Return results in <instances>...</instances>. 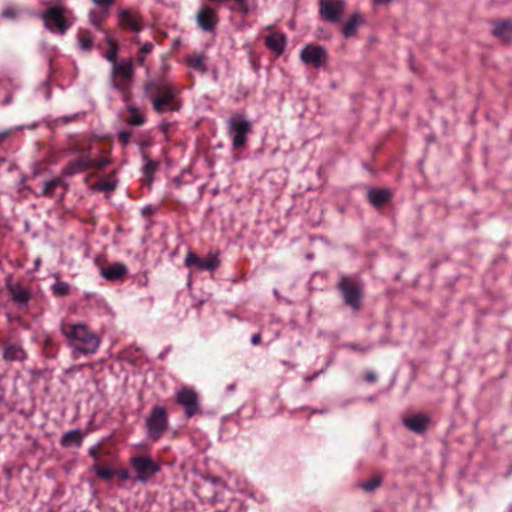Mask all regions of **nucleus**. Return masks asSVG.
I'll return each instance as SVG.
<instances>
[{"instance_id":"29","label":"nucleus","mask_w":512,"mask_h":512,"mask_svg":"<svg viewBox=\"0 0 512 512\" xmlns=\"http://www.w3.org/2000/svg\"><path fill=\"white\" fill-rule=\"evenodd\" d=\"M116 187V181L114 179H107L97 183L96 188L103 191H112Z\"/></svg>"},{"instance_id":"17","label":"nucleus","mask_w":512,"mask_h":512,"mask_svg":"<svg viewBox=\"0 0 512 512\" xmlns=\"http://www.w3.org/2000/svg\"><path fill=\"white\" fill-rule=\"evenodd\" d=\"M3 357L7 361H21L26 355L21 346L17 344H7L4 347Z\"/></svg>"},{"instance_id":"14","label":"nucleus","mask_w":512,"mask_h":512,"mask_svg":"<svg viewBox=\"0 0 512 512\" xmlns=\"http://www.w3.org/2000/svg\"><path fill=\"white\" fill-rule=\"evenodd\" d=\"M127 272L128 269L123 263H113L100 269V275L108 281L121 280Z\"/></svg>"},{"instance_id":"11","label":"nucleus","mask_w":512,"mask_h":512,"mask_svg":"<svg viewBox=\"0 0 512 512\" xmlns=\"http://www.w3.org/2000/svg\"><path fill=\"white\" fill-rule=\"evenodd\" d=\"M118 14L119 24L122 28L130 29L133 32H140L145 27L141 16L135 11L123 9Z\"/></svg>"},{"instance_id":"30","label":"nucleus","mask_w":512,"mask_h":512,"mask_svg":"<svg viewBox=\"0 0 512 512\" xmlns=\"http://www.w3.org/2000/svg\"><path fill=\"white\" fill-rule=\"evenodd\" d=\"M130 123L133 125H142L144 123V117L135 108H131Z\"/></svg>"},{"instance_id":"7","label":"nucleus","mask_w":512,"mask_h":512,"mask_svg":"<svg viewBox=\"0 0 512 512\" xmlns=\"http://www.w3.org/2000/svg\"><path fill=\"white\" fill-rule=\"evenodd\" d=\"M339 288L343 294L346 305L358 311L362 304L361 288L349 278H343L339 283Z\"/></svg>"},{"instance_id":"41","label":"nucleus","mask_w":512,"mask_h":512,"mask_svg":"<svg viewBox=\"0 0 512 512\" xmlns=\"http://www.w3.org/2000/svg\"><path fill=\"white\" fill-rule=\"evenodd\" d=\"M90 18H91V22L94 24V25H100L101 23V18H98L96 16H94L93 14L90 15Z\"/></svg>"},{"instance_id":"4","label":"nucleus","mask_w":512,"mask_h":512,"mask_svg":"<svg viewBox=\"0 0 512 512\" xmlns=\"http://www.w3.org/2000/svg\"><path fill=\"white\" fill-rule=\"evenodd\" d=\"M167 426L168 418L166 409L161 406L154 407L146 419V427L149 437L153 441L158 440L167 429Z\"/></svg>"},{"instance_id":"19","label":"nucleus","mask_w":512,"mask_h":512,"mask_svg":"<svg viewBox=\"0 0 512 512\" xmlns=\"http://www.w3.org/2000/svg\"><path fill=\"white\" fill-rule=\"evenodd\" d=\"M493 34L502 41H509L512 39V22L504 21L496 23L493 29Z\"/></svg>"},{"instance_id":"9","label":"nucleus","mask_w":512,"mask_h":512,"mask_svg":"<svg viewBox=\"0 0 512 512\" xmlns=\"http://www.w3.org/2000/svg\"><path fill=\"white\" fill-rule=\"evenodd\" d=\"M344 0H320L321 16L330 21L337 22L345 9Z\"/></svg>"},{"instance_id":"2","label":"nucleus","mask_w":512,"mask_h":512,"mask_svg":"<svg viewBox=\"0 0 512 512\" xmlns=\"http://www.w3.org/2000/svg\"><path fill=\"white\" fill-rule=\"evenodd\" d=\"M130 464L136 473V480L147 483L160 471L159 465L150 455H138L130 459Z\"/></svg>"},{"instance_id":"10","label":"nucleus","mask_w":512,"mask_h":512,"mask_svg":"<svg viewBox=\"0 0 512 512\" xmlns=\"http://www.w3.org/2000/svg\"><path fill=\"white\" fill-rule=\"evenodd\" d=\"M300 58L305 64L320 67L326 62V51L321 46L307 45L302 49Z\"/></svg>"},{"instance_id":"13","label":"nucleus","mask_w":512,"mask_h":512,"mask_svg":"<svg viewBox=\"0 0 512 512\" xmlns=\"http://www.w3.org/2000/svg\"><path fill=\"white\" fill-rule=\"evenodd\" d=\"M403 423L412 432L421 434L427 429L430 418L426 414H415L404 418Z\"/></svg>"},{"instance_id":"43","label":"nucleus","mask_w":512,"mask_h":512,"mask_svg":"<svg viewBox=\"0 0 512 512\" xmlns=\"http://www.w3.org/2000/svg\"><path fill=\"white\" fill-rule=\"evenodd\" d=\"M120 136L123 139L124 143H127L129 135L127 133H121Z\"/></svg>"},{"instance_id":"27","label":"nucleus","mask_w":512,"mask_h":512,"mask_svg":"<svg viewBox=\"0 0 512 512\" xmlns=\"http://www.w3.org/2000/svg\"><path fill=\"white\" fill-rule=\"evenodd\" d=\"M115 73L124 79H128L132 76L133 68L130 63H120L115 66Z\"/></svg>"},{"instance_id":"20","label":"nucleus","mask_w":512,"mask_h":512,"mask_svg":"<svg viewBox=\"0 0 512 512\" xmlns=\"http://www.w3.org/2000/svg\"><path fill=\"white\" fill-rule=\"evenodd\" d=\"M362 22V17L359 14H354L342 29L344 37L351 38L355 36L357 28L360 26Z\"/></svg>"},{"instance_id":"35","label":"nucleus","mask_w":512,"mask_h":512,"mask_svg":"<svg viewBox=\"0 0 512 512\" xmlns=\"http://www.w3.org/2000/svg\"><path fill=\"white\" fill-rule=\"evenodd\" d=\"M79 44L83 50H88L92 45V41H91V39H89L87 37H81L79 39Z\"/></svg>"},{"instance_id":"18","label":"nucleus","mask_w":512,"mask_h":512,"mask_svg":"<svg viewBox=\"0 0 512 512\" xmlns=\"http://www.w3.org/2000/svg\"><path fill=\"white\" fill-rule=\"evenodd\" d=\"M83 441V434L80 430L74 429L66 432L60 440V443L64 447H70V446H81Z\"/></svg>"},{"instance_id":"6","label":"nucleus","mask_w":512,"mask_h":512,"mask_svg":"<svg viewBox=\"0 0 512 512\" xmlns=\"http://www.w3.org/2000/svg\"><path fill=\"white\" fill-rule=\"evenodd\" d=\"M42 17L46 28L53 32L63 34L68 28L64 8L61 6H53L49 8Z\"/></svg>"},{"instance_id":"40","label":"nucleus","mask_w":512,"mask_h":512,"mask_svg":"<svg viewBox=\"0 0 512 512\" xmlns=\"http://www.w3.org/2000/svg\"><path fill=\"white\" fill-rule=\"evenodd\" d=\"M260 341H261V337H260V335H259V334H255V335H253V336H252V338H251V343H252L253 345H257V344H259V343H260Z\"/></svg>"},{"instance_id":"15","label":"nucleus","mask_w":512,"mask_h":512,"mask_svg":"<svg viewBox=\"0 0 512 512\" xmlns=\"http://www.w3.org/2000/svg\"><path fill=\"white\" fill-rule=\"evenodd\" d=\"M197 22L199 26L205 31L213 29L217 23L216 12L208 6L202 7L197 14Z\"/></svg>"},{"instance_id":"36","label":"nucleus","mask_w":512,"mask_h":512,"mask_svg":"<svg viewBox=\"0 0 512 512\" xmlns=\"http://www.w3.org/2000/svg\"><path fill=\"white\" fill-rule=\"evenodd\" d=\"M96 5L108 7L113 3V0H93Z\"/></svg>"},{"instance_id":"22","label":"nucleus","mask_w":512,"mask_h":512,"mask_svg":"<svg viewBox=\"0 0 512 512\" xmlns=\"http://www.w3.org/2000/svg\"><path fill=\"white\" fill-rule=\"evenodd\" d=\"M145 164L143 166L144 181L150 185L152 183L153 175L158 167V163L149 159L146 155L143 156Z\"/></svg>"},{"instance_id":"23","label":"nucleus","mask_w":512,"mask_h":512,"mask_svg":"<svg viewBox=\"0 0 512 512\" xmlns=\"http://www.w3.org/2000/svg\"><path fill=\"white\" fill-rule=\"evenodd\" d=\"M9 290L14 301L25 304L29 300L30 295L26 289L18 285H12L9 287Z\"/></svg>"},{"instance_id":"5","label":"nucleus","mask_w":512,"mask_h":512,"mask_svg":"<svg viewBox=\"0 0 512 512\" xmlns=\"http://www.w3.org/2000/svg\"><path fill=\"white\" fill-rule=\"evenodd\" d=\"M251 130V124L242 116L231 117L228 120V132L232 137V144L235 148L245 145L247 134Z\"/></svg>"},{"instance_id":"32","label":"nucleus","mask_w":512,"mask_h":512,"mask_svg":"<svg viewBox=\"0 0 512 512\" xmlns=\"http://www.w3.org/2000/svg\"><path fill=\"white\" fill-rule=\"evenodd\" d=\"M198 262H199V258L198 256L193 253V252H189L185 258V265L190 267V266H193L195 265L196 267L198 266Z\"/></svg>"},{"instance_id":"1","label":"nucleus","mask_w":512,"mask_h":512,"mask_svg":"<svg viewBox=\"0 0 512 512\" xmlns=\"http://www.w3.org/2000/svg\"><path fill=\"white\" fill-rule=\"evenodd\" d=\"M61 332L67 338L74 358L81 354H94L100 346L99 337L85 324L63 322Z\"/></svg>"},{"instance_id":"16","label":"nucleus","mask_w":512,"mask_h":512,"mask_svg":"<svg viewBox=\"0 0 512 512\" xmlns=\"http://www.w3.org/2000/svg\"><path fill=\"white\" fill-rule=\"evenodd\" d=\"M265 42L270 50L277 54H281L285 48L286 37L282 33H273L266 37Z\"/></svg>"},{"instance_id":"12","label":"nucleus","mask_w":512,"mask_h":512,"mask_svg":"<svg viewBox=\"0 0 512 512\" xmlns=\"http://www.w3.org/2000/svg\"><path fill=\"white\" fill-rule=\"evenodd\" d=\"M106 165L105 161L102 160H91L88 158H83L74 162H71L66 166L64 173L68 176H72L76 173L84 171L89 168H100Z\"/></svg>"},{"instance_id":"8","label":"nucleus","mask_w":512,"mask_h":512,"mask_svg":"<svg viewBox=\"0 0 512 512\" xmlns=\"http://www.w3.org/2000/svg\"><path fill=\"white\" fill-rule=\"evenodd\" d=\"M176 401L184 407L187 417H192L199 411L198 395L191 388L183 387L177 390Z\"/></svg>"},{"instance_id":"37","label":"nucleus","mask_w":512,"mask_h":512,"mask_svg":"<svg viewBox=\"0 0 512 512\" xmlns=\"http://www.w3.org/2000/svg\"><path fill=\"white\" fill-rule=\"evenodd\" d=\"M141 52L144 54L149 53L152 50V44L151 43H145L141 46Z\"/></svg>"},{"instance_id":"28","label":"nucleus","mask_w":512,"mask_h":512,"mask_svg":"<svg viewBox=\"0 0 512 512\" xmlns=\"http://www.w3.org/2000/svg\"><path fill=\"white\" fill-rule=\"evenodd\" d=\"M93 470L98 477L105 480H109L116 475V472L111 467H101L99 465H94Z\"/></svg>"},{"instance_id":"44","label":"nucleus","mask_w":512,"mask_h":512,"mask_svg":"<svg viewBox=\"0 0 512 512\" xmlns=\"http://www.w3.org/2000/svg\"><path fill=\"white\" fill-rule=\"evenodd\" d=\"M6 136H7V133H6V132H5V133H2V134H0V139L5 138Z\"/></svg>"},{"instance_id":"26","label":"nucleus","mask_w":512,"mask_h":512,"mask_svg":"<svg viewBox=\"0 0 512 512\" xmlns=\"http://www.w3.org/2000/svg\"><path fill=\"white\" fill-rule=\"evenodd\" d=\"M62 184V180L60 178H54L49 180L43 184L41 194L43 196H53L55 193V189Z\"/></svg>"},{"instance_id":"25","label":"nucleus","mask_w":512,"mask_h":512,"mask_svg":"<svg viewBox=\"0 0 512 512\" xmlns=\"http://www.w3.org/2000/svg\"><path fill=\"white\" fill-rule=\"evenodd\" d=\"M219 266V260L216 255H211L206 259H199L198 266L200 270L213 271Z\"/></svg>"},{"instance_id":"21","label":"nucleus","mask_w":512,"mask_h":512,"mask_svg":"<svg viewBox=\"0 0 512 512\" xmlns=\"http://www.w3.org/2000/svg\"><path fill=\"white\" fill-rule=\"evenodd\" d=\"M369 201L374 206H380L390 198V192L388 190H371L368 192Z\"/></svg>"},{"instance_id":"38","label":"nucleus","mask_w":512,"mask_h":512,"mask_svg":"<svg viewBox=\"0 0 512 512\" xmlns=\"http://www.w3.org/2000/svg\"><path fill=\"white\" fill-rule=\"evenodd\" d=\"M374 6H382L389 4L392 0H372Z\"/></svg>"},{"instance_id":"3","label":"nucleus","mask_w":512,"mask_h":512,"mask_svg":"<svg viewBox=\"0 0 512 512\" xmlns=\"http://www.w3.org/2000/svg\"><path fill=\"white\" fill-rule=\"evenodd\" d=\"M147 92L152 95L157 93V95L152 97V103L154 109L158 113H163L170 108L171 102L175 97V90L169 84H161L155 85L151 84L147 86Z\"/></svg>"},{"instance_id":"42","label":"nucleus","mask_w":512,"mask_h":512,"mask_svg":"<svg viewBox=\"0 0 512 512\" xmlns=\"http://www.w3.org/2000/svg\"><path fill=\"white\" fill-rule=\"evenodd\" d=\"M366 379L369 382H374L376 380V375L374 373H367Z\"/></svg>"},{"instance_id":"39","label":"nucleus","mask_w":512,"mask_h":512,"mask_svg":"<svg viewBox=\"0 0 512 512\" xmlns=\"http://www.w3.org/2000/svg\"><path fill=\"white\" fill-rule=\"evenodd\" d=\"M98 450H99L98 446L91 447L89 449V454L96 459L97 458Z\"/></svg>"},{"instance_id":"31","label":"nucleus","mask_w":512,"mask_h":512,"mask_svg":"<svg viewBox=\"0 0 512 512\" xmlns=\"http://www.w3.org/2000/svg\"><path fill=\"white\" fill-rule=\"evenodd\" d=\"M53 291L57 295H66L69 291V286L65 282H56L53 285Z\"/></svg>"},{"instance_id":"34","label":"nucleus","mask_w":512,"mask_h":512,"mask_svg":"<svg viewBox=\"0 0 512 512\" xmlns=\"http://www.w3.org/2000/svg\"><path fill=\"white\" fill-rule=\"evenodd\" d=\"M115 472L116 475L123 481H127L131 478L130 472L126 468L120 469L119 471Z\"/></svg>"},{"instance_id":"24","label":"nucleus","mask_w":512,"mask_h":512,"mask_svg":"<svg viewBox=\"0 0 512 512\" xmlns=\"http://www.w3.org/2000/svg\"><path fill=\"white\" fill-rule=\"evenodd\" d=\"M187 64L196 71L205 72V58L202 55H191L186 58Z\"/></svg>"},{"instance_id":"33","label":"nucleus","mask_w":512,"mask_h":512,"mask_svg":"<svg viewBox=\"0 0 512 512\" xmlns=\"http://www.w3.org/2000/svg\"><path fill=\"white\" fill-rule=\"evenodd\" d=\"M379 483L380 481L378 479H374L372 481L363 483L362 488L366 491H372L379 486Z\"/></svg>"}]
</instances>
